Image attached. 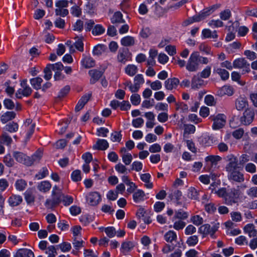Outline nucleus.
I'll list each match as a JSON object with an SVG mask.
<instances>
[{"instance_id":"nucleus-46","label":"nucleus","mask_w":257,"mask_h":257,"mask_svg":"<svg viewBox=\"0 0 257 257\" xmlns=\"http://www.w3.org/2000/svg\"><path fill=\"white\" fill-rule=\"evenodd\" d=\"M219 16L222 20H228L231 16V11L229 9H226L220 12Z\"/></svg>"},{"instance_id":"nucleus-9","label":"nucleus","mask_w":257,"mask_h":257,"mask_svg":"<svg viewBox=\"0 0 257 257\" xmlns=\"http://www.w3.org/2000/svg\"><path fill=\"white\" fill-rule=\"evenodd\" d=\"M254 117V112L252 108H248L245 110L240 120L242 124L248 125L251 123Z\"/></svg>"},{"instance_id":"nucleus-1","label":"nucleus","mask_w":257,"mask_h":257,"mask_svg":"<svg viewBox=\"0 0 257 257\" xmlns=\"http://www.w3.org/2000/svg\"><path fill=\"white\" fill-rule=\"evenodd\" d=\"M13 156L18 163L27 166H31L39 163L42 158V153L41 151H37L31 157H29L22 152L15 151L14 152Z\"/></svg>"},{"instance_id":"nucleus-40","label":"nucleus","mask_w":257,"mask_h":257,"mask_svg":"<svg viewBox=\"0 0 257 257\" xmlns=\"http://www.w3.org/2000/svg\"><path fill=\"white\" fill-rule=\"evenodd\" d=\"M216 72L220 76L222 80H226L228 79L229 73L227 70L224 69L217 68Z\"/></svg>"},{"instance_id":"nucleus-23","label":"nucleus","mask_w":257,"mask_h":257,"mask_svg":"<svg viewBox=\"0 0 257 257\" xmlns=\"http://www.w3.org/2000/svg\"><path fill=\"white\" fill-rule=\"evenodd\" d=\"M51 186L49 181H43L38 184L37 188L40 191L46 193L50 190Z\"/></svg>"},{"instance_id":"nucleus-16","label":"nucleus","mask_w":257,"mask_h":257,"mask_svg":"<svg viewBox=\"0 0 257 257\" xmlns=\"http://www.w3.org/2000/svg\"><path fill=\"white\" fill-rule=\"evenodd\" d=\"M63 194H64L62 192V189H60L58 186L55 185L53 187L52 191V197L59 204L62 201Z\"/></svg>"},{"instance_id":"nucleus-47","label":"nucleus","mask_w":257,"mask_h":257,"mask_svg":"<svg viewBox=\"0 0 257 257\" xmlns=\"http://www.w3.org/2000/svg\"><path fill=\"white\" fill-rule=\"evenodd\" d=\"M15 186L17 190L23 191L25 189L27 186V183L23 179H19L16 182Z\"/></svg>"},{"instance_id":"nucleus-18","label":"nucleus","mask_w":257,"mask_h":257,"mask_svg":"<svg viewBox=\"0 0 257 257\" xmlns=\"http://www.w3.org/2000/svg\"><path fill=\"white\" fill-rule=\"evenodd\" d=\"M235 105L237 110L241 111L248 106V102L246 98L240 97L235 100Z\"/></svg>"},{"instance_id":"nucleus-14","label":"nucleus","mask_w":257,"mask_h":257,"mask_svg":"<svg viewBox=\"0 0 257 257\" xmlns=\"http://www.w3.org/2000/svg\"><path fill=\"white\" fill-rule=\"evenodd\" d=\"M87 203L91 206H95L98 204L101 200V196L96 192L89 193L86 196Z\"/></svg>"},{"instance_id":"nucleus-45","label":"nucleus","mask_w":257,"mask_h":257,"mask_svg":"<svg viewBox=\"0 0 257 257\" xmlns=\"http://www.w3.org/2000/svg\"><path fill=\"white\" fill-rule=\"evenodd\" d=\"M49 174L48 170L46 167H43L39 172L35 175V178L38 180L42 179L46 177Z\"/></svg>"},{"instance_id":"nucleus-63","label":"nucleus","mask_w":257,"mask_h":257,"mask_svg":"<svg viewBox=\"0 0 257 257\" xmlns=\"http://www.w3.org/2000/svg\"><path fill=\"white\" fill-rule=\"evenodd\" d=\"M104 231L110 238L114 237L116 233V230L113 227H107L105 228Z\"/></svg>"},{"instance_id":"nucleus-48","label":"nucleus","mask_w":257,"mask_h":257,"mask_svg":"<svg viewBox=\"0 0 257 257\" xmlns=\"http://www.w3.org/2000/svg\"><path fill=\"white\" fill-rule=\"evenodd\" d=\"M55 14L56 16H60L62 17H64L69 14V11L65 8L57 7L55 9Z\"/></svg>"},{"instance_id":"nucleus-39","label":"nucleus","mask_w":257,"mask_h":257,"mask_svg":"<svg viewBox=\"0 0 257 257\" xmlns=\"http://www.w3.org/2000/svg\"><path fill=\"white\" fill-rule=\"evenodd\" d=\"M3 162L8 167H12L14 165L15 162L10 154L6 155L3 158Z\"/></svg>"},{"instance_id":"nucleus-30","label":"nucleus","mask_w":257,"mask_h":257,"mask_svg":"<svg viewBox=\"0 0 257 257\" xmlns=\"http://www.w3.org/2000/svg\"><path fill=\"white\" fill-rule=\"evenodd\" d=\"M202 35L204 38H213L216 39L218 38L216 31L211 32L208 29H204L202 32Z\"/></svg>"},{"instance_id":"nucleus-52","label":"nucleus","mask_w":257,"mask_h":257,"mask_svg":"<svg viewBox=\"0 0 257 257\" xmlns=\"http://www.w3.org/2000/svg\"><path fill=\"white\" fill-rule=\"evenodd\" d=\"M51 70L56 72L58 71H62L64 69L63 65L61 62H58L55 64H48Z\"/></svg>"},{"instance_id":"nucleus-62","label":"nucleus","mask_w":257,"mask_h":257,"mask_svg":"<svg viewBox=\"0 0 257 257\" xmlns=\"http://www.w3.org/2000/svg\"><path fill=\"white\" fill-rule=\"evenodd\" d=\"M58 205L59 204L57 203V202H56L55 200L53 198H52V199H47L45 203V205L46 207L48 209H52L55 206Z\"/></svg>"},{"instance_id":"nucleus-57","label":"nucleus","mask_w":257,"mask_h":257,"mask_svg":"<svg viewBox=\"0 0 257 257\" xmlns=\"http://www.w3.org/2000/svg\"><path fill=\"white\" fill-rule=\"evenodd\" d=\"M105 31V29L100 25H97L92 30V34L94 35H99L103 34Z\"/></svg>"},{"instance_id":"nucleus-3","label":"nucleus","mask_w":257,"mask_h":257,"mask_svg":"<svg viewBox=\"0 0 257 257\" xmlns=\"http://www.w3.org/2000/svg\"><path fill=\"white\" fill-rule=\"evenodd\" d=\"M241 195V192L239 186L237 188H232L227 190L224 203L228 206H232L233 204L238 205V200Z\"/></svg>"},{"instance_id":"nucleus-2","label":"nucleus","mask_w":257,"mask_h":257,"mask_svg":"<svg viewBox=\"0 0 257 257\" xmlns=\"http://www.w3.org/2000/svg\"><path fill=\"white\" fill-rule=\"evenodd\" d=\"M209 62L207 57L201 56L198 52H194L191 54L186 65V68L190 72H195L199 69L200 63L207 64Z\"/></svg>"},{"instance_id":"nucleus-17","label":"nucleus","mask_w":257,"mask_h":257,"mask_svg":"<svg viewBox=\"0 0 257 257\" xmlns=\"http://www.w3.org/2000/svg\"><path fill=\"white\" fill-rule=\"evenodd\" d=\"M180 83L179 80L176 78L167 79L164 82L165 87L168 90L176 89Z\"/></svg>"},{"instance_id":"nucleus-59","label":"nucleus","mask_w":257,"mask_h":257,"mask_svg":"<svg viewBox=\"0 0 257 257\" xmlns=\"http://www.w3.org/2000/svg\"><path fill=\"white\" fill-rule=\"evenodd\" d=\"M230 216L232 221L239 222L242 219L241 214L239 212L233 211L230 213Z\"/></svg>"},{"instance_id":"nucleus-54","label":"nucleus","mask_w":257,"mask_h":257,"mask_svg":"<svg viewBox=\"0 0 257 257\" xmlns=\"http://www.w3.org/2000/svg\"><path fill=\"white\" fill-rule=\"evenodd\" d=\"M245 170L248 173L253 174L256 171V167L253 163H248L245 166Z\"/></svg>"},{"instance_id":"nucleus-26","label":"nucleus","mask_w":257,"mask_h":257,"mask_svg":"<svg viewBox=\"0 0 257 257\" xmlns=\"http://www.w3.org/2000/svg\"><path fill=\"white\" fill-rule=\"evenodd\" d=\"M151 175L149 173H145L141 175V180L145 183V186L146 188L151 189L153 187V183L150 181Z\"/></svg>"},{"instance_id":"nucleus-43","label":"nucleus","mask_w":257,"mask_h":257,"mask_svg":"<svg viewBox=\"0 0 257 257\" xmlns=\"http://www.w3.org/2000/svg\"><path fill=\"white\" fill-rule=\"evenodd\" d=\"M188 217V214L187 212L182 210H179L175 211V214L174 216L175 219H185Z\"/></svg>"},{"instance_id":"nucleus-28","label":"nucleus","mask_w":257,"mask_h":257,"mask_svg":"<svg viewBox=\"0 0 257 257\" xmlns=\"http://www.w3.org/2000/svg\"><path fill=\"white\" fill-rule=\"evenodd\" d=\"M245 232L248 234L249 237H254L257 236V230L255 229L253 224H248L244 227Z\"/></svg>"},{"instance_id":"nucleus-37","label":"nucleus","mask_w":257,"mask_h":257,"mask_svg":"<svg viewBox=\"0 0 257 257\" xmlns=\"http://www.w3.org/2000/svg\"><path fill=\"white\" fill-rule=\"evenodd\" d=\"M125 73L130 76H134L138 71V67L135 65H128L125 68Z\"/></svg>"},{"instance_id":"nucleus-12","label":"nucleus","mask_w":257,"mask_h":257,"mask_svg":"<svg viewBox=\"0 0 257 257\" xmlns=\"http://www.w3.org/2000/svg\"><path fill=\"white\" fill-rule=\"evenodd\" d=\"M132 54L127 48H121L118 50L117 58L119 62L125 63L131 58Z\"/></svg>"},{"instance_id":"nucleus-50","label":"nucleus","mask_w":257,"mask_h":257,"mask_svg":"<svg viewBox=\"0 0 257 257\" xmlns=\"http://www.w3.org/2000/svg\"><path fill=\"white\" fill-rule=\"evenodd\" d=\"M71 13L76 17H79L81 15V10L79 6L75 5L71 8Z\"/></svg>"},{"instance_id":"nucleus-10","label":"nucleus","mask_w":257,"mask_h":257,"mask_svg":"<svg viewBox=\"0 0 257 257\" xmlns=\"http://www.w3.org/2000/svg\"><path fill=\"white\" fill-rule=\"evenodd\" d=\"M227 164L225 167L227 172L237 170L239 168L237 158L233 155H229L226 157Z\"/></svg>"},{"instance_id":"nucleus-32","label":"nucleus","mask_w":257,"mask_h":257,"mask_svg":"<svg viewBox=\"0 0 257 257\" xmlns=\"http://www.w3.org/2000/svg\"><path fill=\"white\" fill-rule=\"evenodd\" d=\"M145 192L142 190H138L133 195V200L136 203H138L144 200Z\"/></svg>"},{"instance_id":"nucleus-7","label":"nucleus","mask_w":257,"mask_h":257,"mask_svg":"<svg viewBox=\"0 0 257 257\" xmlns=\"http://www.w3.org/2000/svg\"><path fill=\"white\" fill-rule=\"evenodd\" d=\"M21 86L22 88L19 89L16 93L17 98L21 99L22 98V96L28 97L31 94L32 89L27 84V79H24L21 81Z\"/></svg>"},{"instance_id":"nucleus-36","label":"nucleus","mask_w":257,"mask_h":257,"mask_svg":"<svg viewBox=\"0 0 257 257\" xmlns=\"http://www.w3.org/2000/svg\"><path fill=\"white\" fill-rule=\"evenodd\" d=\"M106 47L103 44H98L95 46L93 50V54L94 55L100 56L106 50Z\"/></svg>"},{"instance_id":"nucleus-42","label":"nucleus","mask_w":257,"mask_h":257,"mask_svg":"<svg viewBox=\"0 0 257 257\" xmlns=\"http://www.w3.org/2000/svg\"><path fill=\"white\" fill-rule=\"evenodd\" d=\"M18 124L17 123L12 122L5 126V130L10 133L16 132L18 130Z\"/></svg>"},{"instance_id":"nucleus-34","label":"nucleus","mask_w":257,"mask_h":257,"mask_svg":"<svg viewBox=\"0 0 257 257\" xmlns=\"http://www.w3.org/2000/svg\"><path fill=\"white\" fill-rule=\"evenodd\" d=\"M111 22L112 24H120L124 23V20L122 19V15L120 12H115L111 19Z\"/></svg>"},{"instance_id":"nucleus-8","label":"nucleus","mask_w":257,"mask_h":257,"mask_svg":"<svg viewBox=\"0 0 257 257\" xmlns=\"http://www.w3.org/2000/svg\"><path fill=\"white\" fill-rule=\"evenodd\" d=\"M210 118L213 121L212 125L213 130H218L222 128L226 122V116L223 114H218L216 116L211 115Z\"/></svg>"},{"instance_id":"nucleus-61","label":"nucleus","mask_w":257,"mask_h":257,"mask_svg":"<svg viewBox=\"0 0 257 257\" xmlns=\"http://www.w3.org/2000/svg\"><path fill=\"white\" fill-rule=\"evenodd\" d=\"M122 159L125 165H128L132 162L133 157L131 154L126 153V154H122Z\"/></svg>"},{"instance_id":"nucleus-31","label":"nucleus","mask_w":257,"mask_h":257,"mask_svg":"<svg viewBox=\"0 0 257 257\" xmlns=\"http://www.w3.org/2000/svg\"><path fill=\"white\" fill-rule=\"evenodd\" d=\"M203 80L199 76H194L191 81V87L193 89H198L203 84Z\"/></svg>"},{"instance_id":"nucleus-55","label":"nucleus","mask_w":257,"mask_h":257,"mask_svg":"<svg viewBox=\"0 0 257 257\" xmlns=\"http://www.w3.org/2000/svg\"><path fill=\"white\" fill-rule=\"evenodd\" d=\"M25 198L28 204L33 203L35 201V197L31 191H27L25 192Z\"/></svg>"},{"instance_id":"nucleus-20","label":"nucleus","mask_w":257,"mask_h":257,"mask_svg":"<svg viewBox=\"0 0 257 257\" xmlns=\"http://www.w3.org/2000/svg\"><path fill=\"white\" fill-rule=\"evenodd\" d=\"M89 74L91 76L90 83L94 84L102 76L103 73L100 71L92 69L89 71Z\"/></svg>"},{"instance_id":"nucleus-64","label":"nucleus","mask_w":257,"mask_h":257,"mask_svg":"<svg viewBox=\"0 0 257 257\" xmlns=\"http://www.w3.org/2000/svg\"><path fill=\"white\" fill-rule=\"evenodd\" d=\"M71 178L75 182L80 181L81 180L80 171L79 170L74 171L71 174Z\"/></svg>"},{"instance_id":"nucleus-27","label":"nucleus","mask_w":257,"mask_h":257,"mask_svg":"<svg viewBox=\"0 0 257 257\" xmlns=\"http://www.w3.org/2000/svg\"><path fill=\"white\" fill-rule=\"evenodd\" d=\"M120 43L123 46L130 47L135 45V39L133 37L127 36L122 38Z\"/></svg>"},{"instance_id":"nucleus-22","label":"nucleus","mask_w":257,"mask_h":257,"mask_svg":"<svg viewBox=\"0 0 257 257\" xmlns=\"http://www.w3.org/2000/svg\"><path fill=\"white\" fill-rule=\"evenodd\" d=\"M108 146L109 145L106 140L99 139L97 141L96 144L93 146V149L94 150H105L107 149Z\"/></svg>"},{"instance_id":"nucleus-25","label":"nucleus","mask_w":257,"mask_h":257,"mask_svg":"<svg viewBox=\"0 0 257 257\" xmlns=\"http://www.w3.org/2000/svg\"><path fill=\"white\" fill-rule=\"evenodd\" d=\"M23 201L22 197L20 195H12L9 199V203L12 206L19 205Z\"/></svg>"},{"instance_id":"nucleus-53","label":"nucleus","mask_w":257,"mask_h":257,"mask_svg":"<svg viewBox=\"0 0 257 257\" xmlns=\"http://www.w3.org/2000/svg\"><path fill=\"white\" fill-rule=\"evenodd\" d=\"M184 136L185 134H193L195 132V127L192 124H186L184 125Z\"/></svg>"},{"instance_id":"nucleus-11","label":"nucleus","mask_w":257,"mask_h":257,"mask_svg":"<svg viewBox=\"0 0 257 257\" xmlns=\"http://www.w3.org/2000/svg\"><path fill=\"white\" fill-rule=\"evenodd\" d=\"M221 160V158L219 156L210 155L205 158L206 163V168L209 171H213V168H215L218 162Z\"/></svg>"},{"instance_id":"nucleus-35","label":"nucleus","mask_w":257,"mask_h":257,"mask_svg":"<svg viewBox=\"0 0 257 257\" xmlns=\"http://www.w3.org/2000/svg\"><path fill=\"white\" fill-rule=\"evenodd\" d=\"M43 82V79L37 77L30 79V83L33 87L36 90L40 89L41 88V84Z\"/></svg>"},{"instance_id":"nucleus-13","label":"nucleus","mask_w":257,"mask_h":257,"mask_svg":"<svg viewBox=\"0 0 257 257\" xmlns=\"http://www.w3.org/2000/svg\"><path fill=\"white\" fill-rule=\"evenodd\" d=\"M228 180L238 183H241L244 181V175L238 170L227 172Z\"/></svg>"},{"instance_id":"nucleus-33","label":"nucleus","mask_w":257,"mask_h":257,"mask_svg":"<svg viewBox=\"0 0 257 257\" xmlns=\"http://www.w3.org/2000/svg\"><path fill=\"white\" fill-rule=\"evenodd\" d=\"M15 116L16 113L14 112L7 111L2 115L1 120L3 123H5L14 118Z\"/></svg>"},{"instance_id":"nucleus-15","label":"nucleus","mask_w":257,"mask_h":257,"mask_svg":"<svg viewBox=\"0 0 257 257\" xmlns=\"http://www.w3.org/2000/svg\"><path fill=\"white\" fill-rule=\"evenodd\" d=\"M24 127L25 131L27 132L26 139L28 140L34 132L35 123H32V119H27L24 123Z\"/></svg>"},{"instance_id":"nucleus-6","label":"nucleus","mask_w":257,"mask_h":257,"mask_svg":"<svg viewBox=\"0 0 257 257\" xmlns=\"http://www.w3.org/2000/svg\"><path fill=\"white\" fill-rule=\"evenodd\" d=\"M233 67L234 68L242 70V74H245L250 72V64L244 58H238L233 62Z\"/></svg>"},{"instance_id":"nucleus-21","label":"nucleus","mask_w":257,"mask_h":257,"mask_svg":"<svg viewBox=\"0 0 257 257\" xmlns=\"http://www.w3.org/2000/svg\"><path fill=\"white\" fill-rule=\"evenodd\" d=\"M135 246L134 242L131 241L123 242L120 247V251L124 254L130 252Z\"/></svg>"},{"instance_id":"nucleus-44","label":"nucleus","mask_w":257,"mask_h":257,"mask_svg":"<svg viewBox=\"0 0 257 257\" xmlns=\"http://www.w3.org/2000/svg\"><path fill=\"white\" fill-rule=\"evenodd\" d=\"M198 242V237L197 235L189 236L186 241V243L190 246H195Z\"/></svg>"},{"instance_id":"nucleus-56","label":"nucleus","mask_w":257,"mask_h":257,"mask_svg":"<svg viewBox=\"0 0 257 257\" xmlns=\"http://www.w3.org/2000/svg\"><path fill=\"white\" fill-rule=\"evenodd\" d=\"M208 25L213 28L221 27L223 26V23L220 20H212L209 22Z\"/></svg>"},{"instance_id":"nucleus-51","label":"nucleus","mask_w":257,"mask_h":257,"mask_svg":"<svg viewBox=\"0 0 257 257\" xmlns=\"http://www.w3.org/2000/svg\"><path fill=\"white\" fill-rule=\"evenodd\" d=\"M1 142L7 145H10L12 143V139L6 133H4L1 137Z\"/></svg>"},{"instance_id":"nucleus-19","label":"nucleus","mask_w":257,"mask_h":257,"mask_svg":"<svg viewBox=\"0 0 257 257\" xmlns=\"http://www.w3.org/2000/svg\"><path fill=\"white\" fill-rule=\"evenodd\" d=\"M14 257H35L33 252L27 248L19 249Z\"/></svg>"},{"instance_id":"nucleus-49","label":"nucleus","mask_w":257,"mask_h":257,"mask_svg":"<svg viewBox=\"0 0 257 257\" xmlns=\"http://www.w3.org/2000/svg\"><path fill=\"white\" fill-rule=\"evenodd\" d=\"M45 253L48 254V257H55L57 254L56 248L54 245L48 246Z\"/></svg>"},{"instance_id":"nucleus-38","label":"nucleus","mask_w":257,"mask_h":257,"mask_svg":"<svg viewBox=\"0 0 257 257\" xmlns=\"http://www.w3.org/2000/svg\"><path fill=\"white\" fill-rule=\"evenodd\" d=\"M76 39L74 46L75 48L79 51L82 52L83 51V37L82 36L78 37L77 36L75 38Z\"/></svg>"},{"instance_id":"nucleus-41","label":"nucleus","mask_w":257,"mask_h":257,"mask_svg":"<svg viewBox=\"0 0 257 257\" xmlns=\"http://www.w3.org/2000/svg\"><path fill=\"white\" fill-rule=\"evenodd\" d=\"M188 197L191 199L197 200L198 199V193L197 190L193 187H190L188 190Z\"/></svg>"},{"instance_id":"nucleus-58","label":"nucleus","mask_w":257,"mask_h":257,"mask_svg":"<svg viewBox=\"0 0 257 257\" xmlns=\"http://www.w3.org/2000/svg\"><path fill=\"white\" fill-rule=\"evenodd\" d=\"M211 74V67L207 66L200 73V77L203 78H207L209 77Z\"/></svg>"},{"instance_id":"nucleus-24","label":"nucleus","mask_w":257,"mask_h":257,"mask_svg":"<svg viewBox=\"0 0 257 257\" xmlns=\"http://www.w3.org/2000/svg\"><path fill=\"white\" fill-rule=\"evenodd\" d=\"M84 58L81 64L85 68H89L94 66L95 61L90 57L83 55Z\"/></svg>"},{"instance_id":"nucleus-60","label":"nucleus","mask_w":257,"mask_h":257,"mask_svg":"<svg viewBox=\"0 0 257 257\" xmlns=\"http://www.w3.org/2000/svg\"><path fill=\"white\" fill-rule=\"evenodd\" d=\"M84 243V242L82 239L78 240L77 238L76 237H74V239H73L72 244H73L74 247L76 249L78 250L80 248H81L82 247H83L84 246L83 245Z\"/></svg>"},{"instance_id":"nucleus-29","label":"nucleus","mask_w":257,"mask_h":257,"mask_svg":"<svg viewBox=\"0 0 257 257\" xmlns=\"http://www.w3.org/2000/svg\"><path fill=\"white\" fill-rule=\"evenodd\" d=\"M177 234L172 230H170L166 232L164 235L165 240L169 243H172L173 241H176L177 240Z\"/></svg>"},{"instance_id":"nucleus-5","label":"nucleus","mask_w":257,"mask_h":257,"mask_svg":"<svg viewBox=\"0 0 257 257\" xmlns=\"http://www.w3.org/2000/svg\"><path fill=\"white\" fill-rule=\"evenodd\" d=\"M221 6L220 4H216L209 7L204 9L198 15H195L196 22H200L204 20L206 17L212 14L216 10L219 9Z\"/></svg>"},{"instance_id":"nucleus-4","label":"nucleus","mask_w":257,"mask_h":257,"mask_svg":"<svg viewBox=\"0 0 257 257\" xmlns=\"http://www.w3.org/2000/svg\"><path fill=\"white\" fill-rule=\"evenodd\" d=\"M219 223H217L211 227L209 224L201 225L198 229V232L202 235L203 237L209 234L212 238L214 237V233L219 228Z\"/></svg>"}]
</instances>
